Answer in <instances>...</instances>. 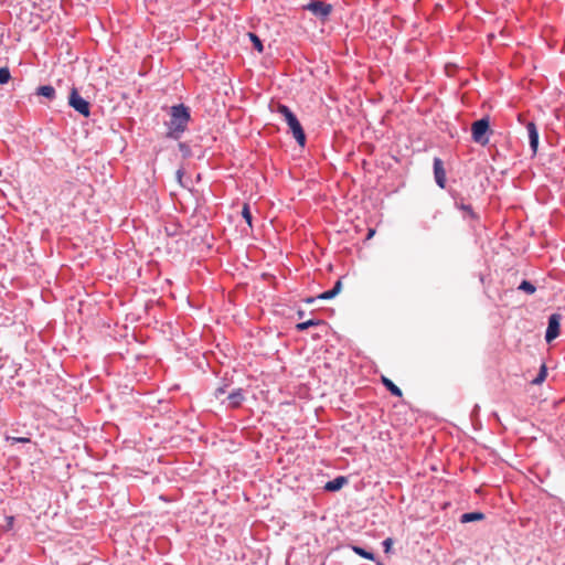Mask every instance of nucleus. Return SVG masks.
<instances>
[{
  "label": "nucleus",
  "mask_w": 565,
  "mask_h": 565,
  "mask_svg": "<svg viewBox=\"0 0 565 565\" xmlns=\"http://www.w3.org/2000/svg\"><path fill=\"white\" fill-rule=\"evenodd\" d=\"M170 120L166 122L168 131L166 137L173 140H179L183 132L188 129L191 121L190 107L184 104H178L170 107Z\"/></svg>",
  "instance_id": "nucleus-1"
},
{
  "label": "nucleus",
  "mask_w": 565,
  "mask_h": 565,
  "mask_svg": "<svg viewBox=\"0 0 565 565\" xmlns=\"http://www.w3.org/2000/svg\"><path fill=\"white\" fill-rule=\"evenodd\" d=\"M276 113L284 117L297 143L303 148L307 142L306 132L295 113L284 104H277Z\"/></svg>",
  "instance_id": "nucleus-2"
},
{
  "label": "nucleus",
  "mask_w": 565,
  "mask_h": 565,
  "mask_svg": "<svg viewBox=\"0 0 565 565\" xmlns=\"http://www.w3.org/2000/svg\"><path fill=\"white\" fill-rule=\"evenodd\" d=\"M492 134V129L490 126L489 116H483L480 119H477L471 125V138L472 140L480 145L487 146L489 143V137Z\"/></svg>",
  "instance_id": "nucleus-3"
},
{
  "label": "nucleus",
  "mask_w": 565,
  "mask_h": 565,
  "mask_svg": "<svg viewBox=\"0 0 565 565\" xmlns=\"http://www.w3.org/2000/svg\"><path fill=\"white\" fill-rule=\"evenodd\" d=\"M68 106L84 117H89L90 115L89 102L79 95L76 87H72L70 92Z\"/></svg>",
  "instance_id": "nucleus-4"
},
{
  "label": "nucleus",
  "mask_w": 565,
  "mask_h": 565,
  "mask_svg": "<svg viewBox=\"0 0 565 565\" xmlns=\"http://www.w3.org/2000/svg\"><path fill=\"white\" fill-rule=\"evenodd\" d=\"M303 10L310 11L317 19L326 22L329 15L333 11V7L330 3H326L320 0H311L308 4L302 7Z\"/></svg>",
  "instance_id": "nucleus-5"
},
{
  "label": "nucleus",
  "mask_w": 565,
  "mask_h": 565,
  "mask_svg": "<svg viewBox=\"0 0 565 565\" xmlns=\"http://www.w3.org/2000/svg\"><path fill=\"white\" fill-rule=\"evenodd\" d=\"M561 320L562 316L559 313H552L547 320V328L545 331V341L551 343L554 341L561 333Z\"/></svg>",
  "instance_id": "nucleus-6"
},
{
  "label": "nucleus",
  "mask_w": 565,
  "mask_h": 565,
  "mask_svg": "<svg viewBox=\"0 0 565 565\" xmlns=\"http://www.w3.org/2000/svg\"><path fill=\"white\" fill-rule=\"evenodd\" d=\"M433 167H434V177H435L436 184L439 188L445 189L447 180H446V171L444 168L443 160L440 158H435Z\"/></svg>",
  "instance_id": "nucleus-7"
},
{
  "label": "nucleus",
  "mask_w": 565,
  "mask_h": 565,
  "mask_svg": "<svg viewBox=\"0 0 565 565\" xmlns=\"http://www.w3.org/2000/svg\"><path fill=\"white\" fill-rule=\"evenodd\" d=\"M526 130H527V135H529L530 148H531L533 154H535L537 152L539 141H540V135H539V130H537L535 122L529 121L526 124Z\"/></svg>",
  "instance_id": "nucleus-8"
},
{
  "label": "nucleus",
  "mask_w": 565,
  "mask_h": 565,
  "mask_svg": "<svg viewBox=\"0 0 565 565\" xmlns=\"http://www.w3.org/2000/svg\"><path fill=\"white\" fill-rule=\"evenodd\" d=\"M228 401V406L231 408H238L243 402L245 401L244 390L243 388H235L233 390L228 396L226 397Z\"/></svg>",
  "instance_id": "nucleus-9"
},
{
  "label": "nucleus",
  "mask_w": 565,
  "mask_h": 565,
  "mask_svg": "<svg viewBox=\"0 0 565 565\" xmlns=\"http://www.w3.org/2000/svg\"><path fill=\"white\" fill-rule=\"evenodd\" d=\"M348 483V478L345 476H338L334 479L328 481L323 489L328 492H337L341 490Z\"/></svg>",
  "instance_id": "nucleus-10"
},
{
  "label": "nucleus",
  "mask_w": 565,
  "mask_h": 565,
  "mask_svg": "<svg viewBox=\"0 0 565 565\" xmlns=\"http://www.w3.org/2000/svg\"><path fill=\"white\" fill-rule=\"evenodd\" d=\"M341 290H342V280H341V278H339L334 282V285L331 289L319 294L317 296V298H319L320 300H330V299L334 298L337 295H339L341 292Z\"/></svg>",
  "instance_id": "nucleus-11"
},
{
  "label": "nucleus",
  "mask_w": 565,
  "mask_h": 565,
  "mask_svg": "<svg viewBox=\"0 0 565 565\" xmlns=\"http://www.w3.org/2000/svg\"><path fill=\"white\" fill-rule=\"evenodd\" d=\"M382 383L393 396L402 397V390L396 384H394L390 379L382 376Z\"/></svg>",
  "instance_id": "nucleus-12"
},
{
  "label": "nucleus",
  "mask_w": 565,
  "mask_h": 565,
  "mask_svg": "<svg viewBox=\"0 0 565 565\" xmlns=\"http://www.w3.org/2000/svg\"><path fill=\"white\" fill-rule=\"evenodd\" d=\"M484 518H486V515L479 511L467 512V513L461 514L460 522L461 523L476 522V521H481Z\"/></svg>",
  "instance_id": "nucleus-13"
},
{
  "label": "nucleus",
  "mask_w": 565,
  "mask_h": 565,
  "mask_svg": "<svg viewBox=\"0 0 565 565\" xmlns=\"http://www.w3.org/2000/svg\"><path fill=\"white\" fill-rule=\"evenodd\" d=\"M36 95L43 96L49 100L55 98V88L51 85H42L36 88Z\"/></svg>",
  "instance_id": "nucleus-14"
},
{
  "label": "nucleus",
  "mask_w": 565,
  "mask_h": 565,
  "mask_svg": "<svg viewBox=\"0 0 565 565\" xmlns=\"http://www.w3.org/2000/svg\"><path fill=\"white\" fill-rule=\"evenodd\" d=\"M320 324H324L323 320L320 319H309L307 321H302L296 324V330L299 332L306 331L307 329L311 327H317Z\"/></svg>",
  "instance_id": "nucleus-15"
},
{
  "label": "nucleus",
  "mask_w": 565,
  "mask_h": 565,
  "mask_svg": "<svg viewBox=\"0 0 565 565\" xmlns=\"http://www.w3.org/2000/svg\"><path fill=\"white\" fill-rule=\"evenodd\" d=\"M455 206L458 210L463 211L465 213H467L470 218H472V220H477L478 218V214L475 213L472 206L470 204H465L463 203V199H460L459 201H456Z\"/></svg>",
  "instance_id": "nucleus-16"
},
{
  "label": "nucleus",
  "mask_w": 565,
  "mask_h": 565,
  "mask_svg": "<svg viewBox=\"0 0 565 565\" xmlns=\"http://www.w3.org/2000/svg\"><path fill=\"white\" fill-rule=\"evenodd\" d=\"M352 551H353L356 555H359V556H361V557H363V558H365V559H370V561H374V559H375V555H374V553H373V552H371V551L365 550V548H364V547H362V546H359V545H352Z\"/></svg>",
  "instance_id": "nucleus-17"
},
{
  "label": "nucleus",
  "mask_w": 565,
  "mask_h": 565,
  "mask_svg": "<svg viewBox=\"0 0 565 565\" xmlns=\"http://www.w3.org/2000/svg\"><path fill=\"white\" fill-rule=\"evenodd\" d=\"M518 290L523 291L527 295H533L536 291V286L532 281L523 279L520 282Z\"/></svg>",
  "instance_id": "nucleus-18"
},
{
  "label": "nucleus",
  "mask_w": 565,
  "mask_h": 565,
  "mask_svg": "<svg viewBox=\"0 0 565 565\" xmlns=\"http://www.w3.org/2000/svg\"><path fill=\"white\" fill-rule=\"evenodd\" d=\"M248 38L253 44V47L258 52H264V44L263 41L259 39V36L256 33L249 32Z\"/></svg>",
  "instance_id": "nucleus-19"
},
{
  "label": "nucleus",
  "mask_w": 565,
  "mask_h": 565,
  "mask_svg": "<svg viewBox=\"0 0 565 565\" xmlns=\"http://www.w3.org/2000/svg\"><path fill=\"white\" fill-rule=\"evenodd\" d=\"M547 376V369L545 364H543L537 373V375L532 380V384L539 385L545 381Z\"/></svg>",
  "instance_id": "nucleus-20"
},
{
  "label": "nucleus",
  "mask_w": 565,
  "mask_h": 565,
  "mask_svg": "<svg viewBox=\"0 0 565 565\" xmlns=\"http://www.w3.org/2000/svg\"><path fill=\"white\" fill-rule=\"evenodd\" d=\"M242 216L245 220V222L252 227L253 226V216H252L250 207L247 203H245L243 205Z\"/></svg>",
  "instance_id": "nucleus-21"
},
{
  "label": "nucleus",
  "mask_w": 565,
  "mask_h": 565,
  "mask_svg": "<svg viewBox=\"0 0 565 565\" xmlns=\"http://www.w3.org/2000/svg\"><path fill=\"white\" fill-rule=\"evenodd\" d=\"M178 147L184 159L192 157L191 147L186 142H179Z\"/></svg>",
  "instance_id": "nucleus-22"
},
{
  "label": "nucleus",
  "mask_w": 565,
  "mask_h": 565,
  "mask_svg": "<svg viewBox=\"0 0 565 565\" xmlns=\"http://www.w3.org/2000/svg\"><path fill=\"white\" fill-rule=\"evenodd\" d=\"M11 79V73L9 67H0V85L9 83Z\"/></svg>",
  "instance_id": "nucleus-23"
},
{
  "label": "nucleus",
  "mask_w": 565,
  "mask_h": 565,
  "mask_svg": "<svg viewBox=\"0 0 565 565\" xmlns=\"http://www.w3.org/2000/svg\"><path fill=\"white\" fill-rule=\"evenodd\" d=\"M7 440L11 441V444H17V443L28 444L31 441V439L29 437H13V436H8Z\"/></svg>",
  "instance_id": "nucleus-24"
},
{
  "label": "nucleus",
  "mask_w": 565,
  "mask_h": 565,
  "mask_svg": "<svg viewBox=\"0 0 565 565\" xmlns=\"http://www.w3.org/2000/svg\"><path fill=\"white\" fill-rule=\"evenodd\" d=\"M393 543H394V542H393V539H391V537H387V539H385V540L382 542V545H383L384 552H385L386 554H388V553L391 552L392 546H393Z\"/></svg>",
  "instance_id": "nucleus-25"
},
{
  "label": "nucleus",
  "mask_w": 565,
  "mask_h": 565,
  "mask_svg": "<svg viewBox=\"0 0 565 565\" xmlns=\"http://www.w3.org/2000/svg\"><path fill=\"white\" fill-rule=\"evenodd\" d=\"M226 388H227V384H224V385H222V386L217 387V388L215 390V392H214V396H215L216 398H220V396H221V395H223V394H225V393H226Z\"/></svg>",
  "instance_id": "nucleus-26"
},
{
  "label": "nucleus",
  "mask_w": 565,
  "mask_h": 565,
  "mask_svg": "<svg viewBox=\"0 0 565 565\" xmlns=\"http://www.w3.org/2000/svg\"><path fill=\"white\" fill-rule=\"evenodd\" d=\"M183 175H184V170L182 168L178 169L175 172V178H177L178 183L181 184L182 186H183V183H182Z\"/></svg>",
  "instance_id": "nucleus-27"
},
{
  "label": "nucleus",
  "mask_w": 565,
  "mask_h": 565,
  "mask_svg": "<svg viewBox=\"0 0 565 565\" xmlns=\"http://www.w3.org/2000/svg\"><path fill=\"white\" fill-rule=\"evenodd\" d=\"M449 193H450L451 198L454 199L455 203H456V201H459L460 199H462L460 193L457 192L456 190H449Z\"/></svg>",
  "instance_id": "nucleus-28"
},
{
  "label": "nucleus",
  "mask_w": 565,
  "mask_h": 565,
  "mask_svg": "<svg viewBox=\"0 0 565 565\" xmlns=\"http://www.w3.org/2000/svg\"><path fill=\"white\" fill-rule=\"evenodd\" d=\"M318 298L317 297H308L305 299V302L307 303H313Z\"/></svg>",
  "instance_id": "nucleus-29"
},
{
  "label": "nucleus",
  "mask_w": 565,
  "mask_h": 565,
  "mask_svg": "<svg viewBox=\"0 0 565 565\" xmlns=\"http://www.w3.org/2000/svg\"><path fill=\"white\" fill-rule=\"evenodd\" d=\"M297 316H298V318H299V319H302V318L305 317V311H303V310H301V309H299V310L297 311Z\"/></svg>",
  "instance_id": "nucleus-30"
},
{
  "label": "nucleus",
  "mask_w": 565,
  "mask_h": 565,
  "mask_svg": "<svg viewBox=\"0 0 565 565\" xmlns=\"http://www.w3.org/2000/svg\"><path fill=\"white\" fill-rule=\"evenodd\" d=\"M374 233H375V231H374V230H370V231H369V233H367V237L373 236V235H374Z\"/></svg>",
  "instance_id": "nucleus-31"
},
{
  "label": "nucleus",
  "mask_w": 565,
  "mask_h": 565,
  "mask_svg": "<svg viewBox=\"0 0 565 565\" xmlns=\"http://www.w3.org/2000/svg\"><path fill=\"white\" fill-rule=\"evenodd\" d=\"M377 565H384V564H383V563H381V562H377Z\"/></svg>",
  "instance_id": "nucleus-32"
},
{
  "label": "nucleus",
  "mask_w": 565,
  "mask_h": 565,
  "mask_svg": "<svg viewBox=\"0 0 565 565\" xmlns=\"http://www.w3.org/2000/svg\"><path fill=\"white\" fill-rule=\"evenodd\" d=\"M321 565H324V564H321Z\"/></svg>",
  "instance_id": "nucleus-33"
}]
</instances>
